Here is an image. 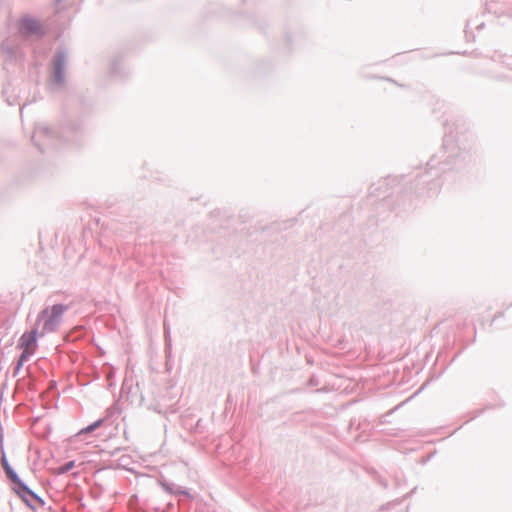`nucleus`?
<instances>
[{
  "instance_id": "1",
  "label": "nucleus",
  "mask_w": 512,
  "mask_h": 512,
  "mask_svg": "<svg viewBox=\"0 0 512 512\" xmlns=\"http://www.w3.org/2000/svg\"><path fill=\"white\" fill-rule=\"evenodd\" d=\"M67 307L62 304H56L43 309L36 320L35 327L42 325V334L53 332L61 323L62 316Z\"/></svg>"
},
{
  "instance_id": "2",
  "label": "nucleus",
  "mask_w": 512,
  "mask_h": 512,
  "mask_svg": "<svg viewBox=\"0 0 512 512\" xmlns=\"http://www.w3.org/2000/svg\"><path fill=\"white\" fill-rule=\"evenodd\" d=\"M37 330V327H35L31 331H27L20 336L17 348L21 350L22 353L19 357L18 366H21L37 350Z\"/></svg>"
},
{
  "instance_id": "3",
  "label": "nucleus",
  "mask_w": 512,
  "mask_h": 512,
  "mask_svg": "<svg viewBox=\"0 0 512 512\" xmlns=\"http://www.w3.org/2000/svg\"><path fill=\"white\" fill-rule=\"evenodd\" d=\"M1 463H2V466H3L4 470H5V472H6L7 476H8V478H9L12 482H14V483L18 484V485H19L20 487H22L24 490H27V488H26V487H25V486L20 482V480H19L18 476L16 475V473H15V472L12 470V468L10 467V465H9V463H8V461H7V459H6V457H5V456H3V457H2V459H1Z\"/></svg>"
},
{
  "instance_id": "4",
  "label": "nucleus",
  "mask_w": 512,
  "mask_h": 512,
  "mask_svg": "<svg viewBox=\"0 0 512 512\" xmlns=\"http://www.w3.org/2000/svg\"><path fill=\"white\" fill-rule=\"evenodd\" d=\"M39 28L38 22L32 19H23L20 23V30L25 34L36 33Z\"/></svg>"
},
{
  "instance_id": "5",
  "label": "nucleus",
  "mask_w": 512,
  "mask_h": 512,
  "mask_svg": "<svg viewBox=\"0 0 512 512\" xmlns=\"http://www.w3.org/2000/svg\"><path fill=\"white\" fill-rule=\"evenodd\" d=\"M101 424H102V420H98V421L92 423L91 425L87 426L86 428H83L82 430H80V432L78 434L81 435L84 433H90V432L94 431L95 429H97L98 427H100Z\"/></svg>"
},
{
  "instance_id": "6",
  "label": "nucleus",
  "mask_w": 512,
  "mask_h": 512,
  "mask_svg": "<svg viewBox=\"0 0 512 512\" xmlns=\"http://www.w3.org/2000/svg\"><path fill=\"white\" fill-rule=\"evenodd\" d=\"M74 467V462H69L59 468L60 473H65Z\"/></svg>"
}]
</instances>
